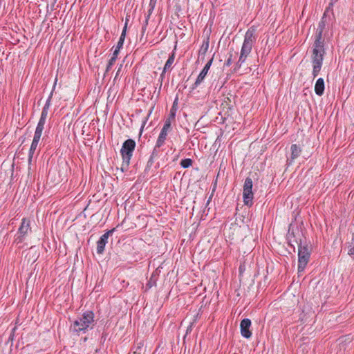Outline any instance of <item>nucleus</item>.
<instances>
[{"label": "nucleus", "mask_w": 354, "mask_h": 354, "mask_svg": "<svg viewBox=\"0 0 354 354\" xmlns=\"http://www.w3.org/2000/svg\"><path fill=\"white\" fill-rule=\"evenodd\" d=\"M325 28V24H319L315 34V40L313 44L312 62L313 64H322L324 55L325 53L324 48V40L323 37V32Z\"/></svg>", "instance_id": "obj_1"}, {"label": "nucleus", "mask_w": 354, "mask_h": 354, "mask_svg": "<svg viewBox=\"0 0 354 354\" xmlns=\"http://www.w3.org/2000/svg\"><path fill=\"white\" fill-rule=\"evenodd\" d=\"M136 145V142L133 139H127L122 144L120 153L122 158L121 170L123 172L127 171L129 169L130 160L132 158Z\"/></svg>", "instance_id": "obj_2"}, {"label": "nucleus", "mask_w": 354, "mask_h": 354, "mask_svg": "<svg viewBox=\"0 0 354 354\" xmlns=\"http://www.w3.org/2000/svg\"><path fill=\"white\" fill-rule=\"evenodd\" d=\"M94 313L93 311L88 310L84 313L81 317L75 320L73 323V330L75 332L84 333L91 326L94 325Z\"/></svg>", "instance_id": "obj_3"}, {"label": "nucleus", "mask_w": 354, "mask_h": 354, "mask_svg": "<svg viewBox=\"0 0 354 354\" xmlns=\"http://www.w3.org/2000/svg\"><path fill=\"white\" fill-rule=\"evenodd\" d=\"M310 250L308 244L304 243L298 248V272H303L309 261Z\"/></svg>", "instance_id": "obj_4"}, {"label": "nucleus", "mask_w": 354, "mask_h": 354, "mask_svg": "<svg viewBox=\"0 0 354 354\" xmlns=\"http://www.w3.org/2000/svg\"><path fill=\"white\" fill-rule=\"evenodd\" d=\"M31 232L32 230L30 227V220L24 218L18 229L14 242L16 243L17 244L21 243L24 241L26 236L28 234L31 233Z\"/></svg>", "instance_id": "obj_5"}, {"label": "nucleus", "mask_w": 354, "mask_h": 354, "mask_svg": "<svg viewBox=\"0 0 354 354\" xmlns=\"http://www.w3.org/2000/svg\"><path fill=\"white\" fill-rule=\"evenodd\" d=\"M253 183L252 178L248 177L245 180L243 185V197L244 204L248 207H251L253 204V196L252 192Z\"/></svg>", "instance_id": "obj_6"}, {"label": "nucleus", "mask_w": 354, "mask_h": 354, "mask_svg": "<svg viewBox=\"0 0 354 354\" xmlns=\"http://www.w3.org/2000/svg\"><path fill=\"white\" fill-rule=\"evenodd\" d=\"M304 236L301 231L299 230L297 232L292 231L291 233H289L288 239V245L291 247L294 251H295V247L294 243H296L298 245V248L300 245H304L305 243H304Z\"/></svg>", "instance_id": "obj_7"}, {"label": "nucleus", "mask_w": 354, "mask_h": 354, "mask_svg": "<svg viewBox=\"0 0 354 354\" xmlns=\"http://www.w3.org/2000/svg\"><path fill=\"white\" fill-rule=\"evenodd\" d=\"M42 131L35 129L32 142L30 145L28 153V162L30 163L35 153V151L37 147L38 143L41 138Z\"/></svg>", "instance_id": "obj_8"}, {"label": "nucleus", "mask_w": 354, "mask_h": 354, "mask_svg": "<svg viewBox=\"0 0 354 354\" xmlns=\"http://www.w3.org/2000/svg\"><path fill=\"white\" fill-rule=\"evenodd\" d=\"M252 46H253L252 44H250L243 42L241 50L239 59L236 63V66L239 68H240L242 64L245 61L248 55L251 53Z\"/></svg>", "instance_id": "obj_9"}, {"label": "nucleus", "mask_w": 354, "mask_h": 354, "mask_svg": "<svg viewBox=\"0 0 354 354\" xmlns=\"http://www.w3.org/2000/svg\"><path fill=\"white\" fill-rule=\"evenodd\" d=\"M114 229L107 231L103 235L101 236L100 239L97 242V254H102L104 251V248L108 242V239L110 235L113 234Z\"/></svg>", "instance_id": "obj_10"}, {"label": "nucleus", "mask_w": 354, "mask_h": 354, "mask_svg": "<svg viewBox=\"0 0 354 354\" xmlns=\"http://www.w3.org/2000/svg\"><path fill=\"white\" fill-rule=\"evenodd\" d=\"M213 59H214V56L205 64L203 69L201 71V72L198 75V76L194 84V86L192 87L193 89L196 88L203 81L204 78L207 75V72L212 64Z\"/></svg>", "instance_id": "obj_11"}, {"label": "nucleus", "mask_w": 354, "mask_h": 354, "mask_svg": "<svg viewBox=\"0 0 354 354\" xmlns=\"http://www.w3.org/2000/svg\"><path fill=\"white\" fill-rule=\"evenodd\" d=\"M251 326V321L248 318H245L241 322V334L245 338H250L252 335V333L250 330Z\"/></svg>", "instance_id": "obj_12"}, {"label": "nucleus", "mask_w": 354, "mask_h": 354, "mask_svg": "<svg viewBox=\"0 0 354 354\" xmlns=\"http://www.w3.org/2000/svg\"><path fill=\"white\" fill-rule=\"evenodd\" d=\"M170 128L171 126H169L168 124H164L156 141V147H160L163 145L167 136V131Z\"/></svg>", "instance_id": "obj_13"}, {"label": "nucleus", "mask_w": 354, "mask_h": 354, "mask_svg": "<svg viewBox=\"0 0 354 354\" xmlns=\"http://www.w3.org/2000/svg\"><path fill=\"white\" fill-rule=\"evenodd\" d=\"M177 106H178V97H176L174 100L172 106L170 109L169 114L166 119L165 124H168L169 126H171V122L175 121L176 119V113L177 111Z\"/></svg>", "instance_id": "obj_14"}, {"label": "nucleus", "mask_w": 354, "mask_h": 354, "mask_svg": "<svg viewBox=\"0 0 354 354\" xmlns=\"http://www.w3.org/2000/svg\"><path fill=\"white\" fill-rule=\"evenodd\" d=\"M257 30V26H252L250 27L246 32L245 38H244V43L252 44L255 41V32Z\"/></svg>", "instance_id": "obj_15"}, {"label": "nucleus", "mask_w": 354, "mask_h": 354, "mask_svg": "<svg viewBox=\"0 0 354 354\" xmlns=\"http://www.w3.org/2000/svg\"><path fill=\"white\" fill-rule=\"evenodd\" d=\"M290 149H291L290 159L288 160V161H290L289 164H291L292 162V161L295 158H298L300 156L301 153V149L300 148L299 146H298L296 144L292 145L291 147H290Z\"/></svg>", "instance_id": "obj_16"}, {"label": "nucleus", "mask_w": 354, "mask_h": 354, "mask_svg": "<svg viewBox=\"0 0 354 354\" xmlns=\"http://www.w3.org/2000/svg\"><path fill=\"white\" fill-rule=\"evenodd\" d=\"M324 81L323 78H319L315 85V93L319 95L322 96L324 93Z\"/></svg>", "instance_id": "obj_17"}, {"label": "nucleus", "mask_w": 354, "mask_h": 354, "mask_svg": "<svg viewBox=\"0 0 354 354\" xmlns=\"http://www.w3.org/2000/svg\"><path fill=\"white\" fill-rule=\"evenodd\" d=\"M47 115H48V110L43 109L42 111H41V116H40L39 122H38V124L37 125V127H36L37 130L43 131L44 128V124H45V122H46V119L47 118Z\"/></svg>", "instance_id": "obj_18"}, {"label": "nucleus", "mask_w": 354, "mask_h": 354, "mask_svg": "<svg viewBox=\"0 0 354 354\" xmlns=\"http://www.w3.org/2000/svg\"><path fill=\"white\" fill-rule=\"evenodd\" d=\"M209 37L207 36L204 40L202 44V46H201V48L198 52V56L202 57V59H204V56L207 53L208 48H209Z\"/></svg>", "instance_id": "obj_19"}, {"label": "nucleus", "mask_w": 354, "mask_h": 354, "mask_svg": "<svg viewBox=\"0 0 354 354\" xmlns=\"http://www.w3.org/2000/svg\"><path fill=\"white\" fill-rule=\"evenodd\" d=\"M334 19L333 11L329 6L324 11L322 22Z\"/></svg>", "instance_id": "obj_20"}, {"label": "nucleus", "mask_w": 354, "mask_h": 354, "mask_svg": "<svg viewBox=\"0 0 354 354\" xmlns=\"http://www.w3.org/2000/svg\"><path fill=\"white\" fill-rule=\"evenodd\" d=\"M127 25H128V24H124V26L122 29V34L120 35V39L118 42L117 46H116L117 48L121 49L123 46L125 36H126V32H127Z\"/></svg>", "instance_id": "obj_21"}, {"label": "nucleus", "mask_w": 354, "mask_h": 354, "mask_svg": "<svg viewBox=\"0 0 354 354\" xmlns=\"http://www.w3.org/2000/svg\"><path fill=\"white\" fill-rule=\"evenodd\" d=\"M174 59H175V52H174V50H173V52L169 55V58L165 64V66H164L165 71H167L171 67V65L174 62Z\"/></svg>", "instance_id": "obj_22"}, {"label": "nucleus", "mask_w": 354, "mask_h": 354, "mask_svg": "<svg viewBox=\"0 0 354 354\" xmlns=\"http://www.w3.org/2000/svg\"><path fill=\"white\" fill-rule=\"evenodd\" d=\"M193 161L190 158H185L180 161V166L183 168H188L192 166Z\"/></svg>", "instance_id": "obj_23"}, {"label": "nucleus", "mask_w": 354, "mask_h": 354, "mask_svg": "<svg viewBox=\"0 0 354 354\" xmlns=\"http://www.w3.org/2000/svg\"><path fill=\"white\" fill-rule=\"evenodd\" d=\"M313 69L312 74H313V77H316L318 75V74L322 68V64H313Z\"/></svg>", "instance_id": "obj_24"}, {"label": "nucleus", "mask_w": 354, "mask_h": 354, "mask_svg": "<svg viewBox=\"0 0 354 354\" xmlns=\"http://www.w3.org/2000/svg\"><path fill=\"white\" fill-rule=\"evenodd\" d=\"M116 59H114V57H111L108 64H107V66H106V73L109 72L112 66L114 65Z\"/></svg>", "instance_id": "obj_25"}, {"label": "nucleus", "mask_w": 354, "mask_h": 354, "mask_svg": "<svg viewBox=\"0 0 354 354\" xmlns=\"http://www.w3.org/2000/svg\"><path fill=\"white\" fill-rule=\"evenodd\" d=\"M52 96H53V93L51 92V93L50 94L48 100L46 102V104H45L44 106L43 107L44 109H46V110L48 111V109H49L50 105V101H51Z\"/></svg>", "instance_id": "obj_26"}, {"label": "nucleus", "mask_w": 354, "mask_h": 354, "mask_svg": "<svg viewBox=\"0 0 354 354\" xmlns=\"http://www.w3.org/2000/svg\"><path fill=\"white\" fill-rule=\"evenodd\" d=\"M153 158L150 157L149 160L147 161V166L145 170L146 172L148 171L150 169L151 167L153 165Z\"/></svg>", "instance_id": "obj_27"}, {"label": "nucleus", "mask_w": 354, "mask_h": 354, "mask_svg": "<svg viewBox=\"0 0 354 354\" xmlns=\"http://www.w3.org/2000/svg\"><path fill=\"white\" fill-rule=\"evenodd\" d=\"M156 3H157V0H150V2H149V13L152 12V10L154 9L156 5Z\"/></svg>", "instance_id": "obj_28"}, {"label": "nucleus", "mask_w": 354, "mask_h": 354, "mask_svg": "<svg viewBox=\"0 0 354 354\" xmlns=\"http://www.w3.org/2000/svg\"><path fill=\"white\" fill-rule=\"evenodd\" d=\"M159 148L160 147H156V145L154 149H153V151H152L150 157L153 158L157 157L158 156V153H159V150H158Z\"/></svg>", "instance_id": "obj_29"}, {"label": "nucleus", "mask_w": 354, "mask_h": 354, "mask_svg": "<svg viewBox=\"0 0 354 354\" xmlns=\"http://www.w3.org/2000/svg\"><path fill=\"white\" fill-rule=\"evenodd\" d=\"M120 50V48H117V47H116L113 51V55L111 57H114L115 59H117Z\"/></svg>", "instance_id": "obj_30"}, {"label": "nucleus", "mask_w": 354, "mask_h": 354, "mask_svg": "<svg viewBox=\"0 0 354 354\" xmlns=\"http://www.w3.org/2000/svg\"><path fill=\"white\" fill-rule=\"evenodd\" d=\"M232 62V54H230V57H228V59L226 60L225 64L227 66H230Z\"/></svg>", "instance_id": "obj_31"}, {"label": "nucleus", "mask_w": 354, "mask_h": 354, "mask_svg": "<svg viewBox=\"0 0 354 354\" xmlns=\"http://www.w3.org/2000/svg\"><path fill=\"white\" fill-rule=\"evenodd\" d=\"M165 73H166V71H165V69L163 68V71H162V73L160 74V79H159V81L160 82V88H161L162 82L165 77Z\"/></svg>", "instance_id": "obj_32"}, {"label": "nucleus", "mask_w": 354, "mask_h": 354, "mask_svg": "<svg viewBox=\"0 0 354 354\" xmlns=\"http://www.w3.org/2000/svg\"><path fill=\"white\" fill-rule=\"evenodd\" d=\"M148 24H145L142 27V35L145 34V30H146V28H147V26Z\"/></svg>", "instance_id": "obj_33"}, {"label": "nucleus", "mask_w": 354, "mask_h": 354, "mask_svg": "<svg viewBox=\"0 0 354 354\" xmlns=\"http://www.w3.org/2000/svg\"><path fill=\"white\" fill-rule=\"evenodd\" d=\"M122 66L120 65V66L119 67L117 73H116V75H115V79H116L118 77V76L119 75V73H120L121 71V68H122Z\"/></svg>", "instance_id": "obj_34"}, {"label": "nucleus", "mask_w": 354, "mask_h": 354, "mask_svg": "<svg viewBox=\"0 0 354 354\" xmlns=\"http://www.w3.org/2000/svg\"><path fill=\"white\" fill-rule=\"evenodd\" d=\"M153 283H155V282H153V283H152L151 280H150V281L148 282V283L147 284V286L149 288H151V287L153 286Z\"/></svg>", "instance_id": "obj_35"}, {"label": "nucleus", "mask_w": 354, "mask_h": 354, "mask_svg": "<svg viewBox=\"0 0 354 354\" xmlns=\"http://www.w3.org/2000/svg\"><path fill=\"white\" fill-rule=\"evenodd\" d=\"M145 123H146V121L144 122V123H143V124H142V126L141 127L140 133H142V129L144 128V126H145Z\"/></svg>", "instance_id": "obj_36"}, {"label": "nucleus", "mask_w": 354, "mask_h": 354, "mask_svg": "<svg viewBox=\"0 0 354 354\" xmlns=\"http://www.w3.org/2000/svg\"><path fill=\"white\" fill-rule=\"evenodd\" d=\"M180 24V26H183L184 28H185V26H184V24H185L181 23V24Z\"/></svg>", "instance_id": "obj_37"}, {"label": "nucleus", "mask_w": 354, "mask_h": 354, "mask_svg": "<svg viewBox=\"0 0 354 354\" xmlns=\"http://www.w3.org/2000/svg\"><path fill=\"white\" fill-rule=\"evenodd\" d=\"M211 199H212V197L210 196L209 200H208V201H207V203H209Z\"/></svg>", "instance_id": "obj_38"}, {"label": "nucleus", "mask_w": 354, "mask_h": 354, "mask_svg": "<svg viewBox=\"0 0 354 354\" xmlns=\"http://www.w3.org/2000/svg\"><path fill=\"white\" fill-rule=\"evenodd\" d=\"M128 21H129V18H127L125 22H128Z\"/></svg>", "instance_id": "obj_39"}]
</instances>
